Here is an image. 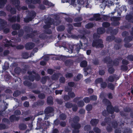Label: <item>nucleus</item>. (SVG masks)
Instances as JSON below:
<instances>
[{"label": "nucleus", "instance_id": "1", "mask_svg": "<svg viewBox=\"0 0 133 133\" xmlns=\"http://www.w3.org/2000/svg\"><path fill=\"white\" fill-rule=\"evenodd\" d=\"M47 20L45 22L46 25L43 26V28L45 29H48L51 27V25H53L52 28H55V25L57 26L59 25L61 23V21L59 20H56L54 21L52 18L49 17L47 18Z\"/></svg>", "mask_w": 133, "mask_h": 133}, {"label": "nucleus", "instance_id": "2", "mask_svg": "<svg viewBox=\"0 0 133 133\" xmlns=\"http://www.w3.org/2000/svg\"><path fill=\"white\" fill-rule=\"evenodd\" d=\"M79 121V117L78 116H75L72 119L74 123L71 124V126L74 129L72 130L73 133H79V129L80 128V124L78 123Z\"/></svg>", "mask_w": 133, "mask_h": 133}, {"label": "nucleus", "instance_id": "3", "mask_svg": "<svg viewBox=\"0 0 133 133\" xmlns=\"http://www.w3.org/2000/svg\"><path fill=\"white\" fill-rule=\"evenodd\" d=\"M92 46L96 48H102L104 47L102 40L101 39L94 40L92 43Z\"/></svg>", "mask_w": 133, "mask_h": 133}, {"label": "nucleus", "instance_id": "4", "mask_svg": "<svg viewBox=\"0 0 133 133\" xmlns=\"http://www.w3.org/2000/svg\"><path fill=\"white\" fill-rule=\"evenodd\" d=\"M28 73L29 75V79L32 82L34 81L36 77H37L39 78H40L39 75L36 74V72L34 71H29L28 72Z\"/></svg>", "mask_w": 133, "mask_h": 133}, {"label": "nucleus", "instance_id": "5", "mask_svg": "<svg viewBox=\"0 0 133 133\" xmlns=\"http://www.w3.org/2000/svg\"><path fill=\"white\" fill-rule=\"evenodd\" d=\"M29 14V16L24 18V21L25 23H28L32 21L36 16V13L34 11H31Z\"/></svg>", "mask_w": 133, "mask_h": 133}, {"label": "nucleus", "instance_id": "6", "mask_svg": "<svg viewBox=\"0 0 133 133\" xmlns=\"http://www.w3.org/2000/svg\"><path fill=\"white\" fill-rule=\"evenodd\" d=\"M12 4L15 6L16 7L18 10H20L21 9L23 10H26L28 9L26 7L23 6L21 8L19 5L20 2L18 0H11Z\"/></svg>", "mask_w": 133, "mask_h": 133}, {"label": "nucleus", "instance_id": "7", "mask_svg": "<svg viewBox=\"0 0 133 133\" xmlns=\"http://www.w3.org/2000/svg\"><path fill=\"white\" fill-rule=\"evenodd\" d=\"M108 112L110 114H112L114 111L118 112L119 110L117 106H115L114 107L112 105L109 106L107 108Z\"/></svg>", "mask_w": 133, "mask_h": 133}, {"label": "nucleus", "instance_id": "8", "mask_svg": "<svg viewBox=\"0 0 133 133\" xmlns=\"http://www.w3.org/2000/svg\"><path fill=\"white\" fill-rule=\"evenodd\" d=\"M8 16L9 17L8 20L11 23H15L16 21L18 22H20V17L18 15L17 16H11L10 15H9Z\"/></svg>", "mask_w": 133, "mask_h": 133}, {"label": "nucleus", "instance_id": "9", "mask_svg": "<svg viewBox=\"0 0 133 133\" xmlns=\"http://www.w3.org/2000/svg\"><path fill=\"white\" fill-rule=\"evenodd\" d=\"M120 19V17H112L111 18V21H112L111 24L113 26H117L118 25L119 23L118 21Z\"/></svg>", "mask_w": 133, "mask_h": 133}, {"label": "nucleus", "instance_id": "10", "mask_svg": "<svg viewBox=\"0 0 133 133\" xmlns=\"http://www.w3.org/2000/svg\"><path fill=\"white\" fill-rule=\"evenodd\" d=\"M6 10L10 11V13L12 15L16 14V10L14 8L11 7V6L9 5H8L6 8Z\"/></svg>", "mask_w": 133, "mask_h": 133}, {"label": "nucleus", "instance_id": "11", "mask_svg": "<svg viewBox=\"0 0 133 133\" xmlns=\"http://www.w3.org/2000/svg\"><path fill=\"white\" fill-rule=\"evenodd\" d=\"M105 121L107 123V124L109 125L106 128L108 132H111L112 131V129L110 126V122L111 121V119L109 118L105 117L104 119Z\"/></svg>", "mask_w": 133, "mask_h": 133}, {"label": "nucleus", "instance_id": "12", "mask_svg": "<svg viewBox=\"0 0 133 133\" xmlns=\"http://www.w3.org/2000/svg\"><path fill=\"white\" fill-rule=\"evenodd\" d=\"M79 43L78 44L76 45H74L73 46V48L78 53L79 52V50L83 46L82 43L81 41H79Z\"/></svg>", "mask_w": 133, "mask_h": 133}, {"label": "nucleus", "instance_id": "13", "mask_svg": "<svg viewBox=\"0 0 133 133\" xmlns=\"http://www.w3.org/2000/svg\"><path fill=\"white\" fill-rule=\"evenodd\" d=\"M101 15L99 14H96L94 15L93 17L89 19V20L92 21L95 20L96 21H99L101 19L100 17Z\"/></svg>", "mask_w": 133, "mask_h": 133}, {"label": "nucleus", "instance_id": "14", "mask_svg": "<svg viewBox=\"0 0 133 133\" xmlns=\"http://www.w3.org/2000/svg\"><path fill=\"white\" fill-rule=\"evenodd\" d=\"M78 37L80 38L81 39H83L86 41V43H85L84 44V46L83 48L84 49H87V47L88 46V44L87 43V39L86 37L84 36V35H78Z\"/></svg>", "mask_w": 133, "mask_h": 133}, {"label": "nucleus", "instance_id": "15", "mask_svg": "<svg viewBox=\"0 0 133 133\" xmlns=\"http://www.w3.org/2000/svg\"><path fill=\"white\" fill-rule=\"evenodd\" d=\"M122 59V58L121 57H119L118 58H116L115 59L112 63L111 64V66L114 65L116 66H117L118 65L119 61Z\"/></svg>", "mask_w": 133, "mask_h": 133}, {"label": "nucleus", "instance_id": "16", "mask_svg": "<svg viewBox=\"0 0 133 133\" xmlns=\"http://www.w3.org/2000/svg\"><path fill=\"white\" fill-rule=\"evenodd\" d=\"M54 110V109L53 108L49 106L47 107L45 109L44 112L45 114H49L53 112Z\"/></svg>", "mask_w": 133, "mask_h": 133}, {"label": "nucleus", "instance_id": "17", "mask_svg": "<svg viewBox=\"0 0 133 133\" xmlns=\"http://www.w3.org/2000/svg\"><path fill=\"white\" fill-rule=\"evenodd\" d=\"M35 46V44L33 43H28L25 45V47L26 50H31Z\"/></svg>", "mask_w": 133, "mask_h": 133}, {"label": "nucleus", "instance_id": "18", "mask_svg": "<svg viewBox=\"0 0 133 133\" xmlns=\"http://www.w3.org/2000/svg\"><path fill=\"white\" fill-rule=\"evenodd\" d=\"M103 61L105 63L108 64H111L112 63V59L110 58V57L109 56L105 57L103 59Z\"/></svg>", "mask_w": 133, "mask_h": 133}, {"label": "nucleus", "instance_id": "19", "mask_svg": "<svg viewBox=\"0 0 133 133\" xmlns=\"http://www.w3.org/2000/svg\"><path fill=\"white\" fill-rule=\"evenodd\" d=\"M125 19L129 22L133 23V16L130 14L127 15L125 16Z\"/></svg>", "mask_w": 133, "mask_h": 133}, {"label": "nucleus", "instance_id": "20", "mask_svg": "<svg viewBox=\"0 0 133 133\" xmlns=\"http://www.w3.org/2000/svg\"><path fill=\"white\" fill-rule=\"evenodd\" d=\"M47 103L49 105H53L54 103L53 98L52 96H50L47 97Z\"/></svg>", "mask_w": 133, "mask_h": 133}, {"label": "nucleus", "instance_id": "21", "mask_svg": "<svg viewBox=\"0 0 133 133\" xmlns=\"http://www.w3.org/2000/svg\"><path fill=\"white\" fill-rule=\"evenodd\" d=\"M99 120L98 119H92L90 121V123L93 126H96L98 124Z\"/></svg>", "mask_w": 133, "mask_h": 133}, {"label": "nucleus", "instance_id": "22", "mask_svg": "<svg viewBox=\"0 0 133 133\" xmlns=\"http://www.w3.org/2000/svg\"><path fill=\"white\" fill-rule=\"evenodd\" d=\"M12 28L13 30H17L21 28L20 25L18 24H15L12 25Z\"/></svg>", "mask_w": 133, "mask_h": 133}, {"label": "nucleus", "instance_id": "23", "mask_svg": "<svg viewBox=\"0 0 133 133\" xmlns=\"http://www.w3.org/2000/svg\"><path fill=\"white\" fill-rule=\"evenodd\" d=\"M105 29L102 27L98 28L97 30V33L99 34H103L105 32Z\"/></svg>", "mask_w": 133, "mask_h": 133}, {"label": "nucleus", "instance_id": "24", "mask_svg": "<svg viewBox=\"0 0 133 133\" xmlns=\"http://www.w3.org/2000/svg\"><path fill=\"white\" fill-rule=\"evenodd\" d=\"M29 4L32 3L34 4H40L41 3L40 0H28Z\"/></svg>", "mask_w": 133, "mask_h": 133}, {"label": "nucleus", "instance_id": "25", "mask_svg": "<svg viewBox=\"0 0 133 133\" xmlns=\"http://www.w3.org/2000/svg\"><path fill=\"white\" fill-rule=\"evenodd\" d=\"M65 63L66 66H69L73 64V61L72 60L68 59L65 61Z\"/></svg>", "mask_w": 133, "mask_h": 133}, {"label": "nucleus", "instance_id": "26", "mask_svg": "<svg viewBox=\"0 0 133 133\" xmlns=\"http://www.w3.org/2000/svg\"><path fill=\"white\" fill-rule=\"evenodd\" d=\"M19 118L17 117L14 115H11L10 117V120L11 122H13L14 120L18 121Z\"/></svg>", "mask_w": 133, "mask_h": 133}, {"label": "nucleus", "instance_id": "27", "mask_svg": "<svg viewBox=\"0 0 133 133\" xmlns=\"http://www.w3.org/2000/svg\"><path fill=\"white\" fill-rule=\"evenodd\" d=\"M36 35H37V32L35 31L33 32L32 33H31L30 34H28L27 35V36L28 37L33 38Z\"/></svg>", "mask_w": 133, "mask_h": 133}, {"label": "nucleus", "instance_id": "28", "mask_svg": "<svg viewBox=\"0 0 133 133\" xmlns=\"http://www.w3.org/2000/svg\"><path fill=\"white\" fill-rule=\"evenodd\" d=\"M103 102L107 105V108L109 105H111L110 102L107 99L104 98L103 100Z\"/></svg>", "mask_w": 133, "mask_h": 133}, {"label": "nucleus", "instance_id": "29", "mask_svg": "<svg viewBox=\"0 0 133 133\" xmlns=\"http://www.w3.org/2000/svg\"><path fill=\"white\" fill-rule=\"evenodd\" d=\"M123 133H132V131L130 129L123 128L122 131Z\"/></svg>", "mask_w": 133, "mask_h": 133}, {"label": "nucleus", "instance_id": "30", "mask_svg": "<svg viewBox=\"0 0 133 133\" xmlns=\"http://www.w3.org/2000/svg\"><path fill=\"white\" fill-rule=\"evenodd\" d=\"M19 129L22 130H24L26 129V128L27 126L26 124L22 123L20 124L19 126Z\"/></svg>", "mask_w": 133, "mask_h": 133}, {"label": "nucleus", "instance_id": "31", "mask_svg": "<svg viewBox=\"0 0 133 133\" xmlns=\"http://www.w3.org/2000/svg\"><path fill=\"white\" fill-rule=\"evenodd\" d=\"M44 103V101L43 100H39L35 103V105L37 106H42Z\"/></svg>", "mask_w": 133, "mask_h": 133}, {"label": "nucleus", "instance_id": "32", "mask_svg": "<svg viewBox=\"0 0 133 133\" xmlns=\"http://www.w3.org/2000/svg\"><path fill=\"white\" fill-rule=\"evenodd\" d=\"M7 0H0V8H3Z\"/></svg>", "mask_w": 133, "mask_h": 133}, {"label": "nucleus", "instance_id": "33", "mask_svg": "<svg viewBox=\"0 0 133 133\" xmlns=\"http://www.w3.org/2000/svg\"><path fill=\"white\" fill-rule=\"evenodd\" d=\"M132 38V37L131 36L126 37L124 39V41L125 43L129 42L131 41Z\"/></svg>", "mask_w": 133, "mask_h": 133}, {"label": "nucleus", "instance_id": "34", "mask_svg": "<svg viewBox=\"0 0 133 133\" xmlns=\"http://www.w3.org/2000/svg\"><path fill=\"white\" fill-rule=\"evenodd\" d=\"M116 77V75H114L109 76L108 78V81L110 82H112L114 81L115 78Z\"/></svg>", "mask_w": 133, "mask_h": 133}, {"label": "nucleus", "instance_id": "35", "mask_svg": "<svg viewBox=\"0 0 133 133\" xmlns=\"http://www.w3.org/2000/svg\"><path fill=\"white\" fill-rule=\"evenodd\" d=\"M80 65L82 67H85L87 65V62L86 61H83L81 62Z\"/></svg>", "mask_w": 133, "mask_h": 133}, {"label": "nucleus", "instance_id": "36", "mask_svg": "<svg viewBox=\"0 0 133 133\" xmlns=\"http://www.w3.org/2000/svg\"><path fill=\"white\" fill-rule=\"evenodd\" d=\"M65 106L67 108H70L73 106V104L71 102H68L65 103Z\"/></svg>", "mask_w": 133, "mask_h": 133}, {"label": "nucleus", "instance_id": "37", "mask_svg": "<svg viewBox=\"0 0 133 133\" xmlns=\"http://www.w3.org/2000/svg\"><path fill=\"white\" fill-rule=\"evenodd\" d=\"M59 119L61 120H65L66 118V115L62 113L59 115Z\"/></svg>", "mask_w": 133, "mask_h": 133}, {"label": "nucleus", "instance_id": "38", "mask_svg": "<svg viewBox=\"0 0 133 133\" xmlns=\"http://www.w3.org/2000/svg\"><path fill=\"white\" fill-rule=\"evenodd\" d=\"M102 26L104 28H107L109 27L110 25V24L107 22H103L102 24Z\"/></svg>", "mask_w": 133, "mask_h": 133}, {"label": "nucleus", "instance_id": "39", "mask_svg": "<svg viewBox=\"0 0 133 133\" xmlns=\"http://www.w3.org/2000/svg\"><path fill=\"white\" fill-rule=\"evenodd\" d=\"M115 39V37L114 36H109L107 37L106 40L109 42H111L114 40Z\"/></svg>", "mask_w": 133, "mask_h": 133}, {"label": "nucleus", "instance_id": "40", "mask_svg": "<svg viewBox=\"0 0 133 133\" xmlns=\"http://www.w3.org/2000/svg\"><path fill=\"white\" fill-rule=\"evenodd\" d=\"M68 26L69 27L68 29L67 30V31L69 34H71V31L73 29V26L71 24H69L68 25Z\"/></svg>", "mask_w": 133, "mask_h": 133}, {"label": "nucleus", "instance_id": "41", "mask_svg": "<svg viewBox=\"0 0 133 133\" xmlns=\"http://www.w3.org/2000/svg\"><path fill=\"white\" fill-rule=\"evenodd\" d=\"M68 95L69 96L70 98H74L75 96V95L74 93L72 91L68 92Z\"/></svg>", "mask_w": 133, "mask_h": 133}, {"label": "nucleus", "instance_id": "42", "mask_svg": "<svg viewBox=\"0 0 133 133\" xmlns=\"http://www.w3.org/2000/svg\"><path fill=\"white\" fill-rule=\"evenodd\" d=\"M32 83L28 81H25L23 82V84L26 86L29 87L32 85Z\"/></svg>", "mask_w": 133, "mask_h": 133}, {"label": "nucleus", "instance_id": "43", "mask_svg": "<svg viewBox=\"0 0 133 133\" xmlns=\"http://www.w3.org/2000/svg\"><path fill=\"white\" fill-rule=\"evenodd\" d=\"M58 78V75L56 74H54L51 76L52 79L53 80H57Z\"/></svg>", "mask_w": 133, "mask_h": 133}, {"label": "nucleus", "instance_id": "44", "mask_svg": "<svg viewBox=\"0 0 133 133\" xmlns=\"http://www.w3.org/2000/svg\"><path fill=\"white\" fill-rule=\"evenodd\" d=\"M21 94V92L17 90L14 92L13 94V96L14 97H17L19 96Z\"/></svg>", "mask_w": 133, "mask_h": 133}, {"label": "nucleus", "instance_id": "45", "mask_svg": "<svg viewBox=\"0 0 133 133\" xmlns=\"http://www.w3.org/2000/svg\"><path fill=\"white\" fill-rule=\"evenodd\" d=\"M85 108L87 111H89L92 110V106L91 104H88L86 106Z\"/></svg>", "mask_w": 133, "mask_h": 133}, {"label": "nucleus", "instance_id": "46", "mask_svg": "<svg viewBox=\"0 0 133 133\" xmlns=\"http://www.w3.org/2000/svg\"><path fill=\"white\" fill-rule=\"evenodd\" d=\"M65 29V27L63 25H61L58 26L57 30L58 31H61L64 30Z\"/></svg>", "mask_w": 133, "mask_h": 133}, {"label": "nucleus", "instance_id": "47", "mask_svg": "<svg viewBox=\"0 0 133 133\" xmlns=\"http://www.w3.org/2000/svg\"><path fill=\"white\" fill-rule=\"evenodd\" d=\"M4 45L6 47H8L10 46L14 47L15 46L14 45H13L11 44V43L8 40L6 41V43L4 44Z\"/></svg>", "mask_w": 133, "mask_h": 133}, {"label": "nucleus", "instance_id": "48", "mask_svg": "<svg viewBox=\"0 0 133 133\" xmlns=\"http://www.w3.org/2000/svg\"><path fill=\"white\" fill-rule=\"evenodd\" d=\"M49 78L48 76H44L41 79V82L43 84H44L46 81L47 79Z\"/></svg>", "mask_w": 133, "mask_h": 133}, {"label": "nucleus", "instance_id": "49", "mask_svg": "<svg viewBox=\"0 0 133 133\" xmlns=\"http://www.w3.org/2000/svg\"><path fill=\"white\" fill-rule=\"evenodd\" d=\"M77 105L79 107H82L84 105V103L82 101H80L77 103Z\"/></svg>", "mask_w": 133, "mask_h": 133}, {"label": "nucleus", "instance_id": "50", "mask_svg": "<svg viewBox=\"0 0 133 133\" xmlns=\"http://www.w3.org/2000/svg\"><path fill=\"white\" fill-rule=\"evenodd\" d=\"M128 69V67L127 66L122 65L121 66V69L122 70L126 71Z\"/></svg>", "mask_w": 133, "mask_h": 133}, {"label": "nucleus", "instance_id": "51", "mask_svg": "<svg viewBox=\"0 0 133 133\" xmlns=\"http://www.w3.org/2000/svg\"><path fill=\"white\" fill-rule=\"evenodd\" d=\"M83 75L81 74H78L76 76V78H75V80L76 81H78L82 77Z\"/></svg>", "mask_w": 133, "mask_h": 133}, {"label": "nucleus", "instance_id": "52", "mask_svg": "<svg viewBox=\"0 0 133 133\" xmlns=\"http://www.w3.org/2000/svg\"><path fill=\"white\" fill-rule=\"evenodd\" d=\"M38 98L41 99L44 98L45 97V95L43 93H39L38 96Z\"/></svg>", "mask_w": 133, "mask_h": 133}, {"label": "nucleus", "instance_id": "53", "mask_svg": "<svg viewBox=\"0 0 133 133\" xmlns=\"http://www.w3.org/2000/svg\"><path fill=\"white\" fill-rule=\"evenodd\" d=\"M83 100L86 103H88L90 101V97H86L84 98Z\"/></svg>", "mask_w": 133, "mask_h": 133}, {"label": "nucleus", "instance_id": "54", "mask_svg": "<svg viewBox=\"0 0 133 133\" xmlns=\"http://www.w3.org/2000/svg\"><path fill=\"white\" fill-rule=\"evenodd\" d=\"M103 79L102 78H99L96 79L95 81V83L96 84L101 83L103 82Z\"/></svg>", "mask_w": 133, "mask_h": 133}, {"label": "nucleus", "instance_id": "55", "mask_svg": "<svg viewBox=\"0 0 133 133\" xmlns=\"http://www.w3.org/2000/svg\"><path fill=\"white\" fill-rule=\"evenodd\" d=\"M93 130L96 133H100L101 130L100 129L97 127H95L93 129Z\"/></svg>", "mask_w": 133, "mask_h": 133}, {"label": "nucleus", "instance_id": "56", "mask_svg": "<svg viewBox=\"0 0 133 133\" xmlns=\"http://www.w3.org/2000/svg\"><path fill=\"white\" fill-rule=\"evenodd\" d=\"M108 87L112 90H113L115 88V86L111 83H109L108 85Z\"/></svg>", "mask_w": 133, "mask_h": 133}, {"label": "nucleus", "instance_id": "57", "mask_svg": "<svg viewBox=\"0 0 133 133\" xmlns=\"http://www.w3.org/2000/svg\"><path fill=\"white\" fill-rule=\"evenodd\" d=\"M75 0H66V2H71V4L74 6H76V4H75Z\"/></svg>", "mask_w": 133, "mask_h": 133}, {"label": "nucleus", "instance_id": "58", "mask_svg": "<svg viewBox=\"0 0 133 133\" xmlns=\"http://www.w3.org/2000/svg\"><path fill=\"white\" fill-rule=\"evenodd\" d=\"M73 75L71 73H67L65 75V77L66 78H69L73 77Z\"/></svg>", "mask_w": 133, "mask_h": 133}, {"label": "nucleus", "instance_id": "59", "mask_svg": "<svg viewBox=\"0 0 133 133\" xmlns=\"http://www.w3.org/2000/svg\"><path fill=\"white\" fill-rule=\"evenodd\" d=\"M107 85V83L105 82H102L101 84V88L103 89L105 88Z\"/></svg>", "mask_w": 133, "mask_h": 133}, {"label": "nucleus", "instance_id": "60", "mask_svg": "<svg viewBox=\"0 0 133 133\" xmlns=\"http://www.w3.org/2000/svg\"><path fill=\"white\" fill-rule=\"evenodd\" d=\"M22 56L23 58L27 59L29 57V54L28 53L24 52L22 54Z\"/></svg>", "mask_w": 133, "mask_h": 133}, {"label": "nucleus", "instance_id": "61", "mask_svg": "<svg viewBox=\"0 0 133 133\" xmlns=\"http://www.w3.org/2000/svg\"><path fill=\"white\" fill-rule=\"evenodd\" d=\"M83 18L82 17H78L75 18L74 20L75 22H79L82 21Z\"/></svg>", "mask_w": 133, "mask_h": 133}, {"label": "nucleus", "instance_id": "62", "mask_svg": "<svg viewBox=\"0 0 133 133\" xmlns=\"http://www.w3.org/2000/svg\"><path fill=\"white\" fill-rule=\"evenodd\" d=\"M94 26L93 23H89L85 25V27L86 28L89 29L92 28Z\"/></svg>", "mask_w": 133, "mask_h": 133}, {"label": "nucleus", "instance_id": "63", "mask_svg": "<svg viewBox=\"0 0 133 133\" xmlns=\"http://www.w3.org/2000/svg\"><path fill=\"white\" fill-rule=\"evenodd\" d=\"M59 81L61 83H64L65 81V78L63 77H60L59 79Z\"/></svg>", "mask_w": 133, "mask_h": 133}, {"label": "nucleus", "instance_id": "64", "mask_svg": "<svg viewBox=\"0 0 133 133\" xmlns=\"http://www.w3.org/2000/svg\"><path fill=\"white\" fill-rule=\"evenodd\" d=\"M118 32V29H115L112 30L111 32V34L113 35H116L117 34Z\"/></svg>", "mask_w": 133, "mask_h": 133}]
</instances>
